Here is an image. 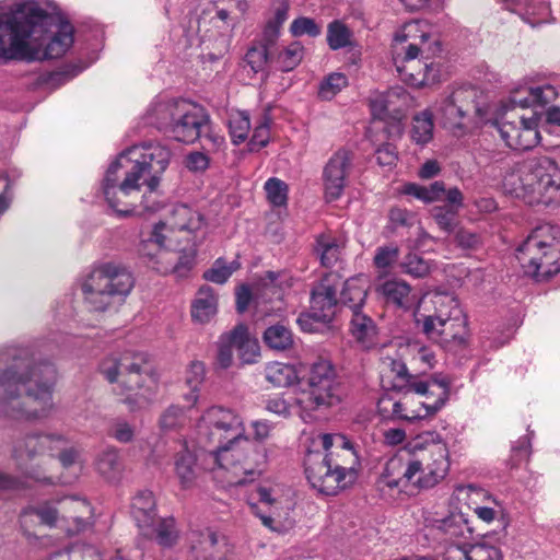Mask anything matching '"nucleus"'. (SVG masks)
Wrapping results in <instances>:
<instances>
[{
    "instance_id": "obj_1",
    "label": "nucleus",
    "mask_w": 560,
    "mask_h": 560,
    "mask_svg": "<svg viewBox=\"0 0 560 560\" xmlns=\"http://www.w3.org/2000/svg\"><path fill=\"white\" fill-rule=\"evenodd\" d=\"M57 370L26 348L0 350V412L12 419H39L52 408Z\"/></svg>"
},
{
    "instance_id": "obj_2",
    "label": "nucleus",
    "mask_w": 560,
    "mask_h": 560,
    "mask_svg": "<svg viewBox=\"0 0 560 560\" xmlns=\"http://www.w3.org/2000/svg\"><path fill=\"white\" fill-rule=\"evenodd\" d=\"M450 467L446 442L438 432L427 431L409 443L408 450L385 463L380 483L399 491L429 490L446 478Z\"/></svg>"
},
{
    "instance_id": "obj_3",
    "label": "nucleus",
    "mask_w": 560,
    "mask_h": 560,
    "mask_svg": "<svg viewBox=\"0 0 560 560\" xmlns=\"http://www.w3.org/2000/svg\"><path fill=\"white\" fill-rule=\"evenodd\" d=\"M304 458L305 475L319 493L336 495L355 480L357 456L342 434L314 433L308 439Z\"/></svg>"
},
{
    "instance_id": "obj_4",
    "label": "nucleus",
    "mask_w": 560,
    "mask_h": 560,
    "mask_svg": "<svg viewBox=\"0 0 560 560\" xmlns=\"http://www.w3.org/2000/svg\"><path fill=\"white\" fill-rule=\"evenodd\" d=\"M109 392L130 412L149 406L159 388V374L144 352L125 351L107 359Z\"/></svg>"
},
{
    "instance_id": "obj_5",
    "label": "nucleus",
    "mask_w": 560,
    "mask_h": 560,
    "mask_svg": "<svg viewBox=\"0 0 560 560\" xmlns=\"http://www.w3.org/2000/svg\"><path fill=\"white\" fill-rule=\"evenodd\" d=\"M502 188L528 205L560 202V167L548 156L516 162L506 168Z\"/></svg>"
},
{
    "instance_id": "obj_6",
    "label": "nucleus",
    "mask_w": 560,
    "mask_h": 560,
    "mask_svg": "<svg viewBox=\"0 0 560 560\" xmlns=\"http://www.w3.org/2000/svg\"><path fill=\"white\" fill-rule=\"evenodd\" d=\"M39 11L38 18L28 19L26 31L34 28L24 42L27 58L23 61H42L62 57L73 45L74 27L60 13L49 10L48 2L28 0Z\"/></svg>"
},
{
    "instance_id": "obj_7",
    "label": "nucleus",
    "mask_w": 560,
    "mask_h": 560,
    "mask_svg": "<svg viewBox=\"0 0 560 560\" xmlns=\"http://www.w3.org/2000/svg\"><path fill=\"white\" fill-rule=\"evenodd\" d=\"M366 299L365 283L360 278H351L342 282L338 273H326L312 290L311 313L301 315L298 323L302 329L311 331L308 320L328 323L332 319L338 302L347 305L352 313L361 311Z\"/></svg>"
},
{
    "instance_id": "obj_8",
    "label": "nucleus",
    "mask_w": 560,
    "mask_h": 560,
    "mask_svg": "<svg viewBox=\"0 0 560 560\" xmlns=\"http://www.w3.org/2000/svg\"><path fill=\"white\" fill-rule=\"evenodd\" d=\"M415 318L422 332L440 343L462 339L466 325L458 299L448 292L424 294Z\"/></svg>"
},
{
    "instance_id": "obj_9",
    "label": "nucleus",
    "mask_w": 560,
    "mask_h": 560,
    "mask_svg": "<svg viewBox=\"0 0 560 560\" xmlns=\"http://www.w3.org/2000/svg\"><path fill=\"white\" fill-rule=\"evenodd\" d=\"M516 258L524 273L535 281H546L560 272V229L537 226L517 247Z\"/></svg>"
},
{
    "instance_id": "obj_10",
    "label": "nucleus",
    "mask_w": 560,
    "mask_h": 560,
    "mask_svg": "<svg viewBox=\"0 0 560 560\" xmlns=\"http://www.w3.org/2000/svg\"><path fill=\"white\" fill-rule=\"evenodd\" d=\"M171 149L159 141H144L121 151L110 163L107 172L116 173L126 168L125 184L118 192L126 189L140 188V179L144 175L160 176L166 171L172 159Z\"/></svg>"
},
{
    "instance_id": "obj_11",
    "label": "nucleus",
    "mask_w": 560,
    "mask_h": 560,
    "mask_svg": "<svg viewBox=\"0 0 560 560\" xmlns=\"http://www.w3.org/2000/svg\"><path fill=\"white\" fill-rule=\"evenodd\" d=\"M306 388L298 404L304 410H324L338 406L345 390L335 364L326 358H318L310 364L304 377Z\"/></svg>"
},
{
    "instance_id": "obj_12",
    "label": "nucleus",
    "mask_w": 560,
    "mask_h": 560,
    "mask_svg": "<svg viewBox=\"0 0 560 560\" xmlns=\"http://www.w3.org/2000/svg\"><path fill=\"white\" fill-rule=\"evenodd\" d=\"M37 8L28 3V0H21L10 7L9 10L0 12V61L7 63L11 60L27 58L24 50V42L30 34L36 33L34 28L26 31L28 19L38 18Z\"/></svg>"
},
{
    "instance_id": "obj_13",
    "label": "nucleus",
    "mask_w": 560,
    "mask_h": 560,
    "mask_svg": "<svg viewBox=\"0 0 560 560\" xmlns=\"http://www.w3.org/2000/svg\"><path fill=\"white\" fill-rule=\"evenodd\" d=\"M245 436V425L238 413L230 408L212 406L199 419L197 425V442L200 447L231 446L242 442Z\"/></svg>"
},
{
    "instance_id": "obj_14",
    "label": "nucleus",
    "mask_w": 560,
    "mask_h": 560,
    "mask_svg": "<svg viewBox=\"0 0 560 560\" xmlns=\"http://www.w3.org/2000/svg\"><path fill=\"white\" fill-rule=\"evenodd\" d=\"M214 463L235 476L233 485H243L259 476L266 466V450L252 443L246 436L231 446H221V451H210Z\"/></svg>"
},
{
    "instance_id": "obj_15",
    "label": "nucleus",
    "mask_w": 560,
    "mask_h": 560,
    "mask_svg": "<svg viewBox=\"0 0 560 560\" xmlns=\"http://www.w3.org/2000/svg\"><path fill=\"white\" fill-rule=\"evenodd\" d=\"M476 95L474 89H458L445 98L439 108L444 127L451 130L464 129L472 112L483 119L487 110L475 101Z\"/></svg>"
},
{
    "instance_id": "obj_16",
    "label": "nucleus",
    "mask_w": 560,
    "mask_h": 560,
    "mask_svg": "<svg viewBox=\"0 0 560 560\" xmlns=\"http://www.w3.org/2000/svg\"><path fill=\"white\" fill-rule=\"evenodd\" d=\"M208 125L209 115L206 109L183 98L167 135L175 141L191 144L201 137Z\"/></svg>"
},
{
    "instance_id": "obj_17",
    "label": "nucleus",
    "mask_w": 560,
    "mask_h": 560,
    "mask_svg": "<svg viewBox=\"0 0 560 560\" xmlns=\"http://www.w3.org/2000/svg\"><path fill=\"white\" fill-rule=\"evenodd\" d=\"M540 117L534 113L530 117L521 116L517 120L495 121L494 126L504 143L512 150L527 151L540 142L538 130Z\"/></svg>"
},
{
    "instance_id": "obj_18",
    "label": "nucleus",
    "mask_w": 560,
    "mask_h": 560,
    "mask_svg": "<svg viewBox=\"0 0 560 560\" xmlns=\"http://www.w3.org/2000/svg\"><path fill=\"white\" fill-rule=\"evenodd\" d=\"M51 438L46 434H27L14 443L12 458L16 468L26 477L40 480L39 476L30 468L28 463L46 453V446Z\"/></svg>"
},
{
    "instance_id": "obj_19",
    "label": "nucleus",
    "mask_w": 560,
    "mask_h": 560,
    "mask_svg": "<svg viewBox=\"0 0 560 560\" xmlns=\"http://www.w3.org/2000/svg\"><path fill=\"white\" fill-rule=\"evenodd\" d=\"M451 381L446 377L423 381L418 378L410 393L418 396V405L428 411L429 418L442 409L450 396Z\"/></svg>"
},
{
    "instance_id": "obj_20",
    "label": "nucleus",
    "mask_w": 560,
    "mask_h": 560,
    "mask_svg": "<svg viewBox=\"0 0 560 560\" xmlns=\"http://www.w3.org/2000/svg\"><path fill=\"white\" fill-rule=\"evenodd\" d=\"M401 192L404 195L412 196L424 203L445 200L448 205L456 208H462L464 206V196L459 188L451 187L446 189L445 184L442 180H435L429 186L408 183L404 185Z\"/></svg>"
},
{
    "instance_id": "obj_21",
    "label": "nucleus",
    "mask_w": 560,
    "mask_h": 560,
    "mask_svg": "<svg viewBox=\"0 0 560 560\" xmlns=\"http://www.w3.org/2000/svg\"><path fill=\"white\" fill-rule=\"evenodd\" d=\"M188 539L190 549L201 550L206 560H230L234 551L225 536H219L210 528L191 530Z\"/></svg>"
},
{
    "instance_id": "obj_22",
    "label": "nucleus",
    "mask_w": 560,
    "mask_h": 560,
    "mask_svg": "<svg viewBox=\"0 0 560 560\" xmlns=\"http://www.w3.org/2000/svg\"><path fill=\"white\" fill-rule=\"evenodd\" d=\"M410 394L404 393L400 400H394L388 396L382 397L377 402L378 412L384 418L409 423L429 418L428 411L421 405H418V399L410 396Z\"/></svg>"
},
{
    "instance_id": "obj_23",
    "label": "nucleus",
    "mask_w": 560,
    "mask_h": 560,
    "mask_svg": "<svg viewBox=\"0 0 560 560\" xmlns=\"http://www.w3.org/2000/svg\"><path fill=\"white\" fill-rule=\"evenodd\" d=\"M351 162V153L345 149L338 150L329 159L324 170L325 192L328 200H336L341 196Z\"/></svg>"
},
{
    "instance_id": "obj_24",
    "label": "nucleus",
    "mask_w": 560,
    "mask_h": 560,
    "mask_svg": "<svg viewBox=\"0 0 560 560\" xmlns=\"http://www.w3.org/2000/svg\"><path fill=\"white\" fill-rule=\"evenodd\" d=\"M421 48L416 43H409L404 52L396 51L393 60L400 78L413 85H422L427 81L429 66L418 59Z\"/></svg>"
},
{
    "instance_id": "obj_25",
    "label": "nucleus",
    "mask_w": 560,
    "mask_h": 560,
    "mask_svg": "<svg viewBox=\"0 0 560 560\" xmlns=\"http://www.w3.org/2000/svg\"><path fill=\"white\" fill-rule=\"evenodd\" d=\"M436 535L450 545V551L460 553L458 545H469L467 540L471 536V529L463 514H451L433 523Z\"/></svg>"
},
{
    "instance_id": "obj_26",
    "label": "nucleus",
    "mask_w": 560,
    "mask_h": 560,
    "mask_svg": "<svg viewBox=\"0 0 560 560\" xmlns=\"http://www.w3.org/2000/svg\"><path fill=\"white\" fill-rule=\"evenodd\" d=\"M133 287L135 277L126 266L107 264V306L110 303L122 304Z\"/></svg>"
},
{
    "instance_id": "obj_27",
    "label": "nucleus",
    "mask_w": 560,
    "mask_h": 560,
    "mask_svg": "<svg viewBox=\"0 0 560 560\" xmlns=\"http://www.w3.org/2000/svg\"><path fill=\"white\" fill-rule=\"evenodd\" d=\"M130 515L140 533L152 532L156 522V502L152 491L141 490L135 494L130 503Z\"/></svg>"
},
{
    "instance_id": "obj_28",
    "label": "nucleus",
    "mask_w": 560,
    "mask_h": 560,
    "mask_svg": "<svg viewBox=\"0 0 560 560\" xmlns=\"http://www.w3.org/2000/svg\"><path fill=\"white\" fill-rule=\"evenodd\" d=\"M182 100L183 98L154 100L143 115L144 124L167 135L175 119V114L179 108V101Z\"/></svg>"
},
{
    "instance_id": "obj_29",
    "label": "nucleus",
    "mask_w": 560,
    "mask_h": 560,
    "mask_svg": "<svg viewBox=\"0 0 560 560\" xmlns=\"http://www.w3.org/2000/svg\"><path fill=\"white\" fill-rule=\"evenodd\" d=\"M168 224L175 232H186L195 236L205 235V219L196 210L186 205H177L173 208Z\"/></svg>"
},
{
    "instance_id": "obj_30",
    "label": "nucleus",
    "mask_w": 560,
    "mask_h": 560,
    "mask_svg": "<svg viewBox=\"0 0 560 560\" xmlns=\"http://www.w3.org/2000/svg\"><path fill=\"white\" fill-rule=\"evenodd\" d=\"M383 371L386 377L390 378L392 388L397 392L410 393L419 376L411 374L406 363L393 357L383 359Z\"/></svg>"
},
{
    "instance_id": "obj_31",
    "label": "nucleus",
    "mask_w": 560,
    "mask_h": 560,
    "mask_svg": "<svg viewBox=\"0 0 560 560\" xmlns=\"http://www.w3.org/2000/svg\"><path fill=\"white\" fill-rule=\"evenodd\" d=\"M350 332L355 341L364 349H371L377 343L378 330L376 324L361 311L352 313Z\"/></svg>"
},
{
    "instance_id": "obj_32",
    "label": "nucleus",
    "mask_w": 560,
    "mask_h": 560,
    "mask_svg": "<svg viewBox=\"0 0 560 560\" xmlns=\"http://www.w3.org/2000/svg\"><path fill=\"white\" fill-rule=\"evenodd\" d=\"M377 294L386 304L394 305L399 308H408L411 301V287L404 280L388 279L376 288Z\"/></svg>"
},
{
    "instance_id": "obj_33",
    "label": "nucleus",
    "mask_w": 560,
    "mask_h": 560,
    "mask_svg": "<svg viewBox=\"0 0 560 560\" xmlns=\"http://www.w3.org/2000/svg\"><path fill=\"white\" fill-rule=\"evenodd\" d=\"M258 500L260 504L268 506L269 514L261 513V508L258 504H252L250 509L258 516L264 524V526L268 527L273 532H280V527L275 525L276 517L279 516V511L281 510V501L279 497L276 495L275 489L267 487H258L256 490Z\"/></svg>"
},
{
    "instance_id": "obj_34",
    "label": "nucleus",
    "mask_w": 560,
    "mask_h": 560,
    "mask_svg": "<svg viewBox=\"0 0 560 560\" xmlns=\"http://www.w3.org/2000/svg\"><path fill=\"white\" fill-rule=\"evenodd\" d=\"M218 312V296L209 285H202L197 291L191 304V317L194 320L205 324L211 320Z\"/></svg>"
},
{
    "instance_id": "obj_35",
    "label": "nucleus",
    "mask_w": 560,
    "mask_h": 560,
    "mask_svg": "<svg viewBox=\"0 0 560 560\" xmlns=\"http://www.w3.org/2000/svg\"><path fill=\"white\" fill-rule=\"evenodd\" d=\"M124 184L125 179L119 185H110L107 178V207L110 208L112 213L118 219L136 217L137 213V206L127 199L132 192L138 191L140 188L126 189L124 194L118 192Z\"/></svg>"
},
{
    "instance_id": "obj_36",
    "label": "nucleus",
    "mask_w": 560,
    "mask_h": 560,
    "mask_svg": "<svg viewBox=\"0 0 560 560\" xmlns=\"http://www.w3.org/2000/svg\"><path fill=\"white\" fill-rule=\"evenodd\" d=\"M105 266L95 268L82 284L85 301L91 305V311H104L103 295L105 293Z\"/></svg>"
},
{
    "instance_id": "obj_37",
    "label": "nucleus",
    "mask_w": 560,
    "mask_h": 560,
    "mask_svg": "<svg viewBox=\"0 0 560 560\" xmlns=\"http://www.w3.org/2000/svg\"><path fill=\"white\" fill-rule=\"evenodd\" d=\"M230 340L234 343L242 363L252 364L256 362L259 357V343L257 339L249 336L245 325H237L230 332Z\"/></svg>"
},
{
    "instance_id": "obj_38",
    "label": "nucleus",
    "mask_w": 560,
    "mask_h": 560,
    "mask_svg": "<svg viewBox=\"0 0 560 560\" xmlns=\"http://www.w3.org/2000/svg\"><path fill=\"white\" fill-rule=\"evenodd\" d=\"M175 231L172 226L163 221L154 224L151 234L148 238L142 240L140 244V253L147 257H154L155 253L151 250L152 246H156L158 249L171 247Z\"/></svg>"
},
{
    "instance_id": "obj_39",
    "label": "nucleus",
    "mask_w": 560,
    "mask_h": 560,
    "mask_svg": "<svg viewBox=\"0 0 560 560\" xmlns=\"http://www.w3.org/2000/svg\"><path fill=\"white\" fill-rule=\"evenodd\" d=\"M160 178L158 176H151L147 180V190L141 197L140 205L137 206L136 215L153 214L165 207V200L158 189Z\"/></svg>"
},
{
    "instance_id": "obj_40",
    "label": "nucleus",
    "mask_w": 560,
    "mask_h": 560,
    "mask_svg": "<svg viewBox=\"0 0 560 560\" xmlns=\"http://www.w3.org/2000/svg\"><path fill=\"white\" fill-rule=\"evenodd\" d=\"M175 474L184 489L192 487L197 478L196 456L187 448L175 456Z\"/></svg>"
},
{
    "instance_id": "obj_41",
    "label": "nucleus",
    "mask_w": 560,
    "mask_h": 560,
    "mask_svg": "<svg viewBox=\"0 0 560 560\" xmlns=\"http://www.w3.org/2000/svg\"><path fill=\"white\" fill-rule=\"evenodd\" d=\"M141 535L154 538L158 544L164 548L173 547L179 537L175 520L173 517L156 518L152 532L141 533Z\"/></svg>"
},
{
    "instance_id": "obj_42",
    "label": "nucleus",
    "mask_w": 560,
    "mask_h": 560,
    "mask_svg": "<svg viewBox=\"0 0 560 560\" xmlns=\"http://www.w3.org/2000/svg\"><path fill=\"white\" fill-rule=\"evenodd\" d=\"M433 131V115L430 109H424L413 116L410 128V137L415 143L419 145H425L432 140Z\"/></svg>"
},
{
    "instance_id": "obj_43",
    "label": "nucleus",
    "mask_w": 560,
    "mask_h": 560,
    "mask_svg": "<svg viewBox=\"0 0 560 560\" xmlns=\"http://www.w3.org/2000/svg\"><path fill=\"white\" fill-rule=\"evenodd\" d=\"M190 241L191 245L179 250L177 262L170 270H165L164 272H172L179 279L188 277L196 264L197 248L203 242V234L201 236H195Z\"/></svg>"
},
{
    "instance_id": "obj_44",
    "label": "nucleus",
    "mask_w": 560,
    "mask_h": 560,
    "mask_svg": "<svg viewBox=\"0 0 560 560\" xmlns=\"http://www.w3.org/2000/svg\"><path fill=\"white\" fill-rule=\"evenodd\" d=\"M82 68L74 63H68L62 66L56 71L42 73L36 79V85L38 86H49L51 90H55L62 84L67 83L75 75L81 72Z\"/></svg>"
},
{
    "instance_id": "obj_45",
    "label": "nucleus",
    "mask_w": 560,
    "mask_h": 560,
    "mask_svg": "<svg viewBox=\"0 0 560 560\" xmlns=\"http://www.w3.org/2000/svg\"><path fill=\"white\" fill-rule=\"evenodd\" d=\"M265 377L276 387H288L298 378L295 369L290 364L281 362L267 364L265 368Z\"/></svg>"
},
{
    "instance_id": "obj_46",
    "label": "nucleus",
    "mask_w": 560,
    "mask_h": 560,
    "mask_svg": "<svg viewBox=\"0 0 560 560\" xmlns=\"http://www.w3.org/2000/svg\"><path fill=\"white\" fill-rule=\"evenodd\" d=\"M460 557L465 560H503V555L498 547L491 546L488 541L475 545H458Z\"/></svg>"
},
{
    "instance_id": "obj_47",
    "label": "nucleus",
    "mask_w": 560,
    "mask_h": 560,
    "mask_svg": "<svg viewBox=\"0 0 560 560\" xmlns=\"http://www.w3.org/2000/svg\"><path fill=\"white\" fill-rule=\"evenodd\" d=\"M264 341L273 350L284 351L293 346V336L288 327L278 324L265 330Z\"/></svg>"
},
{
    "instance_id": "obj_48",
    "label": "nucleus",
    "mask_w": 560,
    "mask_h": 560,
    "mask_svg": "<svg viewBox=\"0 0 560 560\" xmlns=\"http://www.w3.org/2000/svg\"><path fill=\"white\" fill-rule=\"evenodd\" d=\"M352 32L339 20L330 22L327 26V44L330 49L338 50L351 45Z\"/></svg>"
},
{
    "instance_id": "obj_49",
    "label": "nucleus",
    "mask_w": 560,
    "mask_h": 560,
    "mask_svg": "<svg viewBox=\"0 0 560 560\" xmlns=\"http://www.w3.org/2000/svg\"><path fill=\"white\" fill-rule=\"evenodd\" d=\"M238 268L240 262L236 260L229 264L225 259L218 258L211 268L203 272V279L217 284H224Z\"/></svg>"
},
{
    "instance_id": "obj_50",
    "label": "nucleus",
    "mask_w": 560,
    "mask_h": 560,
    "mask_svg": "<svg viewBox=\"0 0 560 560\" xmlns=\"http://www.w3.org/2000/svg\"><path fill=\"white\" fill-rule=\"evenodd\" d=\"M188 421L186 409L171 405L160 417L159 424L163 431H175L183 428Z\"/></svg>"
},
{
    "instance_id": "obj_51",
    "label": "nucleus",
    "mask_w": 560,
    "mask_h": 560,
    "mask_svg": "<svg viewBox=\"0 0 560 560\" xmlns=\"http://www.w3.org/2000/svg\"><path fill=\"white\" fill-rule=\"evenodd\" d=\"M316 250L319 254L322 265L325 267L334 266L341 254V248L335 238L326 235L317 238Z\"/></svg>"
},
{
    "instance_id": "obj_52",
    "label": "nucleus",
    "mask_w": 560,
    "mask_h": 560,
    "mask_svg": "<svg viewBox=\"0 0 560 560\" xmlns=\"http://www.w3.org/2000/svg\"><path fill=\"white\" fill-rule=\"evenodd\" d=\"M425 26L427 24L421 21L408 22L396 33L395 40L398 43L412 40L411 43H416L420 47L419 44L427 42L430 37L429 33L424 30Z\"/></svg>"
},
{
    "instance_id": "obj_53",
    "label": "nucleus",
    "mask_w": 560,
    "mask_h": 560,
    "mask_svg": "<svg viewBox=\"0 0 560 560\" xmlns=\"http://www.w3.org/2000/svg\"><path fill=\"white\" fill-rule=\"evenodd\" d=\"M229 129L232 141L235 144L244 142L250 130V120L246 112H236L231 114L229 119Z\"/></svg>"
},
{
    "instance_id": "obj_54",
    "label": "nucleus",
    "mask_w": 560,
    "mask_h": 560,
    "mask_svg": "<svg viewBox=\"0 0 560 560\" xmlns=\"http://www.w3.org/2000/svg\"><path fill=\"white\" fill-rule=\"evenodd\" d=\"M267 200L273 207H283L288 202V185L278 177H270L264 185Z\"/></svg>"
},
{
    "instance_id": "obj_55",
    "label": "nucleus",
    "mask_w": 560,
    "mask_h": 560,
    "mask_svg": "<svg viewBox=\"0 0 560 560\" xmlns=\"http://www.w3.org/2000/svg\"><path fill=\"white\" fill-rule=\"evenodd\" d=\"M304 47L300 42H293L278 55V63L282 71L295 69L302 61Z\"/></svg>"
},
{
    "instance_id": "obj_56",
    "label": "nucleus",
    "mask_w": 560,
    "mask_h": 560,
    "mask_svg": "<svg viewBox=\"0 0 560 560\" xmlns=\"http://www.w3.org/2000/svg\"><path fill=\"white\" fill-rule=\"evenodd\" d=\"M348 85V78L340 72L327 75L320 83L318 94L323 100H331Z\"/></svg>"
},
{
    "instance_id": "obj_57",
    "label": "nucleus",
    "mask_w": 560,
    "mask_h": 560,
    "mask_svg": "<svg viewBox=\"0 0 560 560\" xmlns=\"http://www.w3.org/2000/svg\"><path fill=\"white\" fill-rule=\"evenodd\" d=\"M459 209L451 205L448 207H435L432 209V217L441 230L452 233L457 225L456 217Z\"/></svg>"
},
{
    "instance_id": "obj_58",
    "label": "nucleus",
    "mask_w": 560,
    "mask_h": 560,
    "mask_svg": "<svg viewBox=\"0 0 560 560\" xmlns=\"http://www.w3.org/2000/svg\"><path fill=\"white\" fill-rule=\"evenodd\" d=\"M290 33L294 37L303 35L317 37L322 34V25L317 24L312 18L300 16L292 21L290 25Z\"/></svg>"
},
{
    "instance_id": "obj_59",
    "label": "nucleus",
    "mask_w": 560,
    "mask_h": 560,
    "mask_svg": "<svg viewBox=\"0 0 560 560\" xmlns=\"http://www.w3.org/2000/svg\"><path fill=\"white\" fill-rule=\"evenodd\" d=\"M401 269L405 273L415 278H422L429 275L430 264L421 256L415 253H409L401 262Z\"/></svg>"
},
{
    "instance_id": "obj_60",
    "label": "nucleus",
    "mask_w": 560,
    "mask_h": 560,
    "mask_svg": "<svg viewBox=\"0 0 560 560\" xmlns=\"http://www.w3.org/2000/svg\"><path fill=\"white\" fill-rule=\"evenodd\" d=\"M527 94H529L532 100V107H545L555 101L558 95L557 90L550 84H545L542 86H529Z\"/></svg>"
},
{
    "instance_id": "obj_61",
    "label": "nucleus",
    "mask_w": 560,
    "mask_h": 560,
    "mask_svg": "<svg viewBox=\"0 0 560 560\" xmlns=\"http://www.w3.org/2000/svg\"><path fill=\"white\" fill-rule=\"evenodd\" d=\"M268 49L267 47L259 45L248 49L245 56V61L250 67L254 73L264 71L268 61Z\"/></svg>"
},
{
    "instance_id": "obj_62",
    "label": "nucleus",
    "mask_w": 560,
    "mask_h": 560,
    "mask_svg": "<svg viewBox=\"0 0 560 560\" xmlns=\"http://www.w3.org/2000/svg\"><path fill=\"white\" fill-rule=\"evenodd\" d=\"M234 343L230 340V334L222 335L218 342L217 365L223 370L229 369L233 363Z\"/></svg>"
},
{
    "instance_id": "obj_63",
    "label": "nucleus",
    "mask_w": 560,
    "mask_h": 560,
    "mask_svg": "<svg viewBox=\"0 0 560 560\" xmlns=\"http://www.w3.org/2000/svg\"><path fill=\"white\" fill-rule=\"evenodd\" d=\"M401 98L404 103L408 101V94L402 89H392L372 102L373 110L380 108V112H389L395 104L394 98Z\"/></svg>"
},
{
    "instance_id": "obj_64",
    "label": "nucleus",
    "mask_w": 560,
    "mask_h": 560,
    "mask_svg": "<svg viewBox=\"0 0 560 560\" xmlns=\"http://www.w3.org/2000/svg\"><path fill=\"white\" fill-rule=\"evenodd\" d=\"M205 375V364L200 361H192L186 371L185 383L189 388L200 389Z\"/></svg>"
}]
</instances>
